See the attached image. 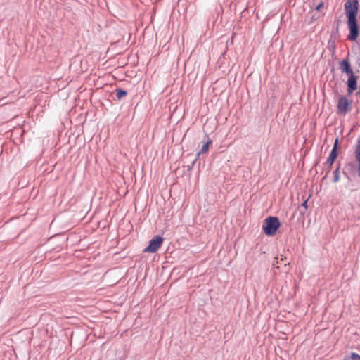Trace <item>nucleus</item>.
Returning <instances> with one entry per match:
<instances>
[{
    "label": "nucleus",
    "instance_id": "obj_15",
    "mask_svg": "<svg viewBox=\"0 0 360 360\" xmlns=\"http://www.w3.org/2000/svg\"><path fill=\"white\" fill-rule=\"evenodd\" d=\"M356 160L358 161V163H359L358 171H359V174L360 176V158L359 159H356Z\"/></svg>",
    "mask_w": 360,
    "mask_h": 360
},
{
    "label": "nucleus",
    "instance_id": "obj_4",
    "mask_svg": "<svg viewBox=\"0 0 360 360\" xmlns=\"http://www.w3.org/2000/svg\"><path fill=\"white\" fill-rule=\"evenodd\" d=\"M163 243V238L155 236L149 241L148 245L143 250L144 252H156Z\"/></svg>",
    "mask_w": 360,
    "mask_h": 360
},
{
    "label": "nucleus",
    "instance_id": "obj_6",
    "mask_svg": "<svg viewBox=\"0 0 360 360\" xmlns=\"http://www.w3.org/2000/svg\"><path fill=\"white\" fill-rule=\"evenodd\" d=\"M339 68L342 72H345L349 75L354 74L348 58L344 59L339 63Z\"/></svg>",
    "mask_w": 360,
    "mask_h": 360
},
{
    "label": "nucleus",
    "instance_id": "obj_3",
    "mask_svg": "<svg viewBox=\"0 0 360 360\" xmlns=\"http://www.w3.org/2000/svg\"><path fill=\"white\" fill-rule=\"evenodd\" d=\"M352 100L347 98L345 96H340L337 104V113L344 116L352 109Z\"/></svg>",
    "mask_w": 360,
    "mask_h": 360
},
{
    "label": "nucleus",
    "instance_id": "obj_13",
    "mask_svg": "<svg viewBox=\"0 0 360 360\" xmlns=\"http://www.w3.org/2000/svg\"><path fill=\"white\" fill-rule=\"evenodd\" d=\"M323 2L321 1V3H319L315 8V9L318 11H321V9L323 7Z\"/></svg>",
    "mask_w": 360,
    "mask_h": 360
},
{
    "label": "nucleus",
    "instance_id": "obj_2",
    "mask_svg": "<svg viewBox=\"0 0 360 360\" xmlns=\"http://www.w3.org/2000/svg\"><path fill=\"white\" fill-rule=\"evenodd\" d=\"M280 226V221L277 217H269L263 224L262 228L266 235L274 236Z\"/></svg>",
    "mask_w": 360,
    "mask_h": 360
},
{
    "label": "nucleus",
    "instance_id": "obj_1",
    "mask_svg": "<svg viewBox=\"0 0 360 360\" xmlns=\"http://www.w3.org/2000/svg\"><path fill=\"white\" fill-rule=\"evenodd\" d=\"M345 10L349 30L347 39L354 41L358 38L359 33L356 19L359 10L358 0H347L345 4Z\"/></svg>",
    "mask_w": 360,
    "mask_h": 360
},
{
    "label": "nucleus",
    "instance_id": "obj_9",
    "mask_svg": "<svg viewBox=\"0 0 360 360\" xmlns=\"http://www.w3.org/2000/svg\"><path fill=\"white\" fill-rule=\"evenodd\" d=\"M344 360H360V355L355 352H352L349 355L345 356Z\"/></svg>",
    "mask_w": 360,
    "mask_h": 360
},
{
    "label": "nucleus",
    "instance_id": "obj_10",
    "mask_svg": "<svg viewBox=\"0 0 360 360\" xmlns=\"http://www.w3.org/2000/svg\"><path fill=\"white\" fill-rule=\"evenodd\" d=\"M115 93H116V96L118 99H121L122 98H123L124 96H125L127 94L126 91L120 89H116Z\"/></svg>",
    "mask_w": 360,
    "mask_h": 360
},
{
    "label": "nucleus",
    "instance_id": "obj_14",
    "mask_svg": "<svg viewBox=\"0 0 360 360\" xmlns=\"http://www.w3.org/2000/svg\"><path fill=\"white\" fill-rule=\"evenodd\" d=\"M307 201H308V200H305L304 202H303V203L302 204V206L303 207H304L305 209H307V206H308V205H307Z\"/></svg>",
    "mask_w": 360,
    "mask_h": 360
},
{
    "label": "nucleus",
    "instance_id": "obj_11",
    "mask_svg": "<svg viewBox=\"0 0 360 360\" xmlns=\"http://www.w3.org/2000/svg\"><path fill=\"white\" fill-rule=\"evenodd\" d=\"M355 155L356 159H360V138L357 141V145L355 149Z\"/></svg>",
    "mask_w": 360,
    "mask_h": 360
},
{
    "label": "nucleus",
    "instance_id": "obj_7",
    "mask_svg": "<svg viewBox=\"0 0 360 360\" xmlns=\"http://www.w3.org/2000/svg\"><path fill=\"white\" fill-rule=\"evenodd\" d=\"M337 148H338V139L335 140L333 150L330 152V155L326 162V165H327L328 167H330L333 164L335 160L336 159V158L338 156Z\"/></svg>",
    "mask_w": 360,
    "mask_h": 360
},
{
    "label": "nucleus",
    "instance_id": "obj_8",
    "mask_svg": "<svg viewBox=\"0 0 360 360\" xmlns=\"http://www.w3.org/2000/svg\"><path fill=\"white\" fill-rule=\"evenodd\" d=\"M212 143V140L209 139L202 147L201 150L198 153V156L202 153L207 152L210 145Z\"/></svg>",
    "mask_w": 360,
    "mask_h": 360
},
{
    "label": "nucleus",
    "instance_id": "obj_5",
    "mask_svg": "<svg viewBox=\"0 0 360 360\" xmlns=\"http://www.w3.org/2000/svg\"><path fill=\"white\" fill-rule=\"evenodd\" d=\"M357 77L354 74L349 75L347 82V91L349 94H352L353 91L357 89Z\"/></svg>",
    "mask_w": 360,
    "mask_h": 360
},
{
    "label": "nucleus",
    "instance_id": "obj_12",
    "mask_svg": "<svg viewBox=\"0 0 360 360\" xmlns=\"http://www.w3.org/2000/svg\"><path fill=\"white\" fill-rule=\"evenodd\" d=\"M275 259L278 264H281V262L285 260L286 258L283 257V255H281L279 257H276Z\"/></svg>",
    "mask_w": 360,
    "mask_h": 360
}]
</instances>
